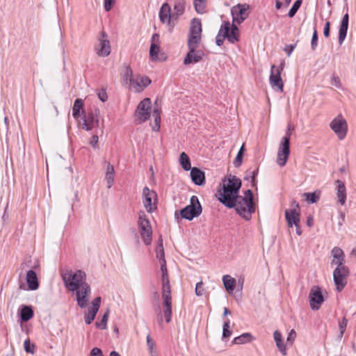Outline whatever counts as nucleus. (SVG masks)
<instances>
[{
    "instance_id": "6e6d98bb",
    "label": "nucleus",
    "mask_w": 356,
    "mask_h": 356,
    "mask_svg": "<svg viewBox=\"0 0 356 356\" xmlns=\"http://www.w3.org/2000/svg\"><path fill=\"white\" fill-rule=\"evenodd\" d=\"M331 84L337 87V88H341V81L339 76L333 75L331 79Z\"/></svg>"
},
{
    "instance_id": "c756f323",
    "label": "nucleus",
    "mask_w": 356,
    "mask_h": 356,
    "mask_svg": "<svg viewBox=\"0 0 356 356\" xmlns=\"http://www.w3.org/2000/svg\"><path fill=\"white\" fill-rule=\"evenodd\" d=\"M273 338L278 350L283 355H286V348L284 341H282V333L279 330H275L273 333Z\"/></svg>"
},
{
    "instance_id": "680f3d73",
    "label": "nucleus",
    "mask_w": 356,
    "mask_h": 356,
    "mask_svg": "<svg viewBox=\"0 0 356 356\" xmlns=\"http://www.w3.org/2000/svg\"><path fill=\"white\" fill-rule=\"evenodd\" d=\"M97 95L99 99L103 102H106L108 99V96L105 90H101Z\"/></svg>"
},
{
    "instance_id": "1a4fd4ad",
    "label": "nucleus",
    "mask_w": 356,
    "mask_h": 356,
    "mask_svg": "<svg viewBox=\"0 0 356 356\" xmlns=\"http://www.w3.org/2000/svg\"><path fill=\"white\" fill-rule=\"evenodd\" d=\"M350 271L346 266L336 267L333 271V280L338 292L341 291L347 284V278Z\"/></svg>"
},
{
    "instance_id": "0e129e2a",
    "label": "nucleus",
    "mask_w": 356,
    "mask_h": 356,
    "mask_svg": "<svg viewBox=\"0 0 356 356\" xmlns=\"http://www.w3.org/2000/svg\"><path fill=\"white\" fill-rule=\"evenodd\" d=\"M330 22L329 21H327V22H326L324 29H323V35L325 38H327L330 35Z\"/></svg>"
},
{
    "instance_id": "9d476101",
    "label": "nucleus",
    "mask_w": 356,
    "mask_h": 356,
    "mask_svg": "<svg viewBox=\"0 0 356 356\" xmlns=\"http://www.w3.org/2000/svg\"><path fill=\"white\" fill-rule=\"evenodd\" d=\"M221 33H223V37H226L232 44H234L239 40V30L235 23L232 22L231 25L229 22H223L220 26Z\"/></svg>"
},
{
    "instance_id": "603ef678",
    "label": "nucleus",
    "mask_w": 356,
    "mask_h": 356,
    "mask_svg": "<svg viewBox=\"0 0 356 356\" xmlns=\"http://www.w3.org/2000/svg\"><path fill=\"white\" fill-rule=\"evenodd\" d=\"M318 46V32L316 28L314 29L312 38L311 40V48L313 51L316 50Z\"/></svg>"
},
{
    "instance_id": "72a5a7b5",
    "label": "nucleus",
    "mask_w": 356,
    "mask_h": 356,
    "mask_svg": "<svg viewBox=\"0 0 356 356\" xmlns=\"http://www.w3.org/2000/svg\"><path fill=\"white\" fill-rule=\"evenodd\" d=\"M222 282L225 288L229 292H232L236 284V280L229 275H225L222 277Z\"/></svg>"
},
{
    "instance_id": "ddd939ff",
    "label": "nucleus",
    "mask_w": 356,
    "mask_h": 356,
    "mask_svg": "<svg viewBox=\"0 0 356 356\" xmlns=\"http://www.w3.org/2000/svg\"><path fill=\"white\" fill-rule=\"evenodd\" d=\"M143 204L149 213H152L157 208V195L156 193L145 186L143 189Z\"/></svg>"
},
{
    "instance_id": "473e14b6",
    "label": "nucleus",
    "mask_w": 356,
    "mask_h": 356,
    "mask_svg": "<svg viewBox=\"0 0 356 356\" xmlns=\"http://www.w3.org/2000/svg\"><path fill=\"white\" fill-rule=\"evenodd\" d=\"M115 177V170L113 166L108 163L105 175V179L107 184V188H110L113 184Z\"/></svg>"
},
{
    "instance_id": "4c0bfd02",
    "label": "nucleus",
    "mask_w": 356,
    "mask_h": 356,
    "mask_svg": "<svg viewBox=\"0 0 356 356\" xmlns=\"http://www.w3.org/2000/svg\"><path fill=\"white\" fill-rule=\"evenodd\" d=\"M252 340V336L250 333H243L240 336L235 337L232 343L234 344H243Z\"/></svg>"
},
{
    "instance_id": "774afa93",
    "label": "nucleus",
    "mask_w": 356,
    "mask_h": 356,
    "mask_svg": "<svg viewBox=\"0 0 356 356\" xmlns=\"http://www.w3.org/2000/svg\"><path fill=\"white\" fill-rule=\"evenodd\" d=\"M341 220L339 221L338 225L339 227H341L345 221V213L343 212L340 213Z\"/></svg>"
},
{
    "instance_id": "bf43d9fd",
    "label": "nucleus",
    "mask_w": 356,
    "mask_h": 356,
    "mask_svg": "<svg viewBox=\"0 0 356 356\" xmlns=\"http://www.w3.org/2000/svg\"><path fill=\"white\" fill-rule=\"evenodd\" d=\"M226 37H223V33L220 34V29L218 31V33L216 38V43L218 46H221L223 44L225 39Z\"/></svg>"
},
{
    "instance_id": "de8ad7c7",
    "label": "nucleus",
    "mask_w": 356,
    "mask_h": 356,
    "mask_svg": "<svg viewBox=\"0 0 356 356\" xmlns=\"http://www.w3.org/2000/svg\"><path fill=\"white\" fill-rule=\"evenodd\" d=\"M243 151H244V145H243L241 146V147L240 148V149L234 161V165L236 168L239 167L242 163V157H243Z\"/></svg>"
},
{
    "instance_id": "9b49d317",
    "label": "nucleus",
    "mask_w": 356,
    "mask_h": 356,
    "mask_svg": "<svg viewBox=\"0 0 356 356\" xmlns=\"http://www.w3.org/2000/svg\"><path fill=\"white\" fill-rule=\"evenodd\" d=\"M250 7L247 3H238L231 9L232 16V22L241 24L249 16V10Z\"/></svg>"
},
{
    "instance_id": "2f4dec72",
    "label": "nucleus",
    "mask_w": 356,
    "mask_h": 356,
    "mask_svg": "<svg viewBox=\"0 0 356 356\" xmlns=\"http://www.w3.org/2000/svg\"><path fill=\"white\" fill-rule=\"evenodd\" d=\"M83 112V102L81 99H76L72 107V116L77 119L81 117Z\"/></svg>"
},
{
    "instance_id": "c9c22d12",
    "label": "nucleus",
    "mask_w": 356,
    "mask_h": 356,
    "mask_svg": "<svg viewBox=\"0 0 356 356\" xmlns=\"http://www.w3.org/2000/svg\"><path fill=\"white\" fill-rule=\"evenodd\" d=\"M201 42V35L189 34L187 45L188 49H197Z\"/></svg>"
},
{
    "instance_id": "37998d69",
    "label": "nucleus",
    "mask_w": 356,
    "mask_h": 356,
    "mask_svg": "<svg viewBox=\"0 0 356 356\" xmlns=\"http://www.w3.org/2000/svg\"><path fill=\"white\" fill-rule=\"evenodd\" d=\"M108 313L109 312L107 311L102 316V320L100 321H97L95 323V325L97 328L101 330H104L106 328L107 321L108 318Z\"/></svg>"
},
{
    "instance_id": "49530a36",
    "label": "nucleus",
    "mask_w": 356,
    "mask_h": 356,
    "mask_svg": "<svg viewBox=\"0 0 356 356\" xmlns=\"http://www.w3.org/2000/svg\"><path fill=\"white\" fill-rule=\"evenodd\" d=\"M229 324L230 321L229 319H227L223 324V328H222V339L228 338L231 336L232 332L229 330Z\"/></svg>"
},
{
    "instance_id": "052dcab7",
    "label": "nucleus",
    "mask_w": 356,
    "mask_h": 356,
    "mask_svg": "<svg viewBox=\"0 0 356 356\" xmlns=\"http://www.w3.org/2000/svg\"><path fill=\"white\" fill-rule=\"evenodd\" d=\"M90 356H104L102 351L97 347L93 348L90 353Z\"/></svg>"
},
{
    "instance_id": "8fccbe9b",
    "label": "nucleus",
    "mask_w": 356,
    "mask_h": 356,
    "mask_svg": "<svg viewBox=\"0 0 356 356\" xmlns=\"http://www.w3.org/2000/svg\"><path fill=\"white\" fill-rule=\"evenodd\" d=\"M123 79L125 81H129V83H131V79H134L132 70L130 67H126L124 72Z\"/></svg>"
},
{
    "instance_id": "20e7f679",
    "label": "nucleus",
    "mask_w": 356,
    "mask_h": 356,
    "mask_svg": "<svg viewBox=\"0 0 356 356\" xmlns=\"http://www.w3.org/2000/svg\"><path fill=\"white\" fill-rule=\"evenodd\" d=\"M222 185V192L220 193L219 201L225 206H233L232 198L238 195L241 181L236 176L229 175Z\"/></svg>"
},
{
    "instance_id": "e2e57ef3",
    "label": "nucleus",
    "mask_w": 356,
    "mask_h": 356,
    "mask_svg": "<svg viewBox=\"0 0 356 356\" xmlns=\"http://www.w3.org/2000/svg\"><path fill=\"white\" fill-rule=\"evenodd\" d=\"M98 141H99V138L97 135H94L92 138H91V140L90 141V145L94 148V149H96L97 148V144H98Z\"/></svg>"
},
{
    "instance_id": "c85d7f7f",
    "label": "nucleus",
    "mask_w": 356,
    "mask_h": 356,
    "mask_svg": "<svg viewBox=\"0 0 356 356\" xmlns=\"http://www.w3.org/2000/svg\"><path fill=\"white\" fill-rule=\"evenodd\" d=\"M159 35L156 33H154L152 36V43L150 45V49H149V56H150L151 60H154V61L159 60L158 55L160 51V47L159 45H157L154 42L156 39H157V40L159 39Z\"/></svg>"
},
{
    "instance_id": "5fc2aeb1",
    "label": "nucleus",
    "mask_w": 356,
    "mask_h": 356,
    "mask_svg": "<svg viewBox=\"0 0 356 356\" xmlns=\"http://www.w3.org/2000/svg\"><path fill=\"white\" fill-rule=\"evenodd\" d=\"M195 294L197 296H202L204 294L203 282H200L196 284L195 286Z\"/></svg>"
},
{
    "instance_id": "7c9ffc66",
    "label": "nucleus",
    "mask_w": 356,
    "mask_h": 356,
    "mask_svg": "<svg viewBox=\"0 0 356 356\" xmlns=\"http://www.w3.org/2000/svg\"><path fill=\"white\" fill-rule=\"evenodd\" d=\"M33 310L31 306H22L20 312H19V316L23 322H26L29 321L31 318L33 316Z\"/></svg>"
},
{
    "instance_id": "4be33fe9",
    "label": "nucleus",
    "mask_w": 356,
    "mask_h": 356,
    "mask_svg": "<svg viewBox=\"0 0 356 356\" xmlns=\"http://www.w3.org/2000/svg\"><path fill=\"white\" fill-rule=\"evenodd\" d=\"M331 255L333 257L331 262L332 265H335L337 267L346 266L345 254L343 251L339 247H334L331 251Z\"/></svg>"
},
{
    "instance_id": "f257e3e1",
    "label": "nucleus",
    "mask_w": 356,
    "mask_h": 356,
    "mask_svg": "<svg viewBox=\"0 0 356 356\" xmlns=\"http://www.w3.org/2000/svg\"><path fill=\"white\" fill-rule=\"evenodd\" d=\"M62 279L67 289L76 295L77 305L81 308H85L89 301L91 289L86 282V275L81 270L75 272L67 270L63 273Z\"/></svg>"
},
{
    "instance_id": "aec40b11",
    "label": "nucleus",
    "mask_w": 356,
    "mask_h": 356,
    "mask_svg": "<svg viewBox=\"0 0 356 356\" xmlns=\"http://www.w3.org/2000/svg\"><path fill=\"white\" fill-rule=\"evenodd\" d=\"M101 304V297L95 298L92 302L91 307L88 309V312L85 314L84 320L87 325H90L95 318Z\"/></svg>"
},
{
    "instance_id": "39448f33",
    "label": "nucleus",
    "mask_w": 356,
    "mask_h": 356,
    "mask_svg": "<svg viewBox=\"0 0 356 356\" xmlns=\"http://www.w3.org/2000/svg\"><path fill=\"white\" fill-rule=\"evenodd\" d=\"M138 226L144 243L146 245H151L152 241V229L149 220L144 211L139 213Z\"/></svg>"
},
{
    "instance_id": "ea45409f",
    "label": "nucleus",
    "mask_w": 356,
    "mask_h": 356,
    "mask_svg": "<svg viewBox=\"0 0 356 356\" xmlns=\"http://www.w3.org/2000/svg\"><path fill=\"white\" fill-rule=\"evenodd\" d=\"M147 346L150 356H158L156 349L155 343L152 340V339L151 338V336L149 334H148L147 336Z\"/></svg>"
},
{
    "instance_id": "f03ea898",
    "label": "nucleus",
    "mask_w": 356,
    "mask_h": 356,
    "mask_svg": "<svg viewBox=\"0 0 356 356\" xmlns=\"http://www.w3.org/2000/svg\"><path fill=\"white\" fill-rule=\"evenodd\" d=\"M161 285H162V298H163V313L161 310V307L158 305L155 310L157 316V321L161 326L163 325V317L165 318V322L169 323L172 319V296H171V289L170 284L169 275L168 273V268L166 262H163L161 265Z\"/></svg>"
},
{
    "instance_id": "412c9836",
    "label": "nucleus",
    "mask_w": 356,
    "mask_h": 356,
    "mask_svg": "<svg viewBox=\"0 0 356 356\" xmlns=\"http://www.w3.org/2000/svg\"><path fill=\"white\" fill-rule=\"evenodd\" d=\"M188 49L189 51L184 59V64L185 65L197 63L202 59L204 56L202 51L197 50V49L193 48Z\"/></svg>"
},
{
    "instance_id": "4468645a",
    "label": "nucleus",
    "mask_w": 356,
    "mask_h": 356,
    "mask_svg": "<svg viewBox=\"0 0 356 356\" xmlns=\"http://www.w3.org/2000/svg\"><path fill=\"white\" fill-rule=\"evenodd\" d=\"M159 17L163 24H166L168 31L172 32L175 26V19L172 17L171 8L168 3H163L159 10Z\"/></svg>"
},
{
    "instance_id": "69168bd1",
    "label": "nucleus",
    "mask_w": 356,
    "mask_h": 356,
    "mask_svg": "<svg viewBox=\"0 0 356 356\" xmlns=\"http://www.w3.org/2000/svg\"><path fill=\"white\" fill-rule=\"evenodd\" d=\"M296 46V44H288L285 47L284 51L286 53L288 56H289L291 54Z\"/></svg>"
},
{
    "instance_id": "7ed1b4c3",
    "label": "nucleus",
    "mask_w": 356,
    "mask_h": 356,
    "mask_svg": "<svg viewBox=\"0 0 356 356\" xmlns=\"http://www.w3.org/2000/svg\"><path fill=\"white\" fill-rule=\"evenodd\" d=\"M233 206H226L227 208H234L236 213L244 220L249 221L255 212V205L253 202V195L251 190H247L244 196L237 195L232 198Z\"/></svg>"
},
{
    "instance_id": "0eeeda50",
    "label": "nucleus",
    "mask_w": 356,
    "mask_h": 356,
    "mask_svg": "<svg viewBox=\"0 0 356 356\" xmlns=\"http://www.w3.org/2000/svg\"><path fill=\"white\" fill-rule=\"evenodd\" d=\"M330 127L339 140H343L348 133V123L341 114H339L330 123Z\"/></svg>"
},
{
    "instance_id": "b1692460",
    "label": "nucleus",
    "mask_w": 356,
    "mask_h": 356,
    "mask_svg": "<svg viewBox=\"0 0 356 356\" xmlns=\"http://www.w3.org/2000/svg\"><path fill=\"white\" fill-rule=\"evenodd\" d=\"M191 178L192 181L197 186H203L205 184L204 172L196 167L191 168Z\"/></svg>"
},
{
    "instance_id": "6e6552de",
    "label": "nucleus",
    "mask_w": 356,
    "mask_h": 356,
    "mask_svg": "<svg viewBox=\"0 0 356 356\" xmlns=\"http://www.w3.org/2000/svg\"><path fill=\"white\" fill-rule=\"evenodd\" d=\"M284 70V66L282 64L280 66L273 65L270 69V74L269 76V83L271 88L277 92H283L284 83L281 78V73Z\"/></svg>"
},
{
    "instance_id": "5701e85b",
    "label": "nucleus",
    "mask_w": 356,
    "mask_h": 356,
    "mask_svg": "<svg viewBox=\"0 0 356 356\" xmlns=\"http://www.w3.org/2000/svg\"><path fill=\"white\" fill-rule=\"evenodd\" d=\"M336 189H337V197L338 202L343 206L346 204L347 194L346 188L343 181L337 179L335 181Z\"/></svg>"
},
{
    "instance_id": "58836bf2",
    "label": "nucleus",
    "mask_w": 356,
    "mask_h": 356,
    "mask_svg": "<svg viewBox=\"0 0 356 356\" xmlns=\"http://www.w3.org/2000/svg\"><path fill=\"white\" fill-rule=\"evenodd\" d=\"M259 172V168H256L254 170L248 169L245 172L244 179L247 181H250L253 186L255 185V177Z\"/></svg>"
},
{
    "instance_id": "79ce46f5",
    "label": "nucleus",
    "mask_w": 356,
    "mask_h": 356,
    "mask_svg": "<svg viewBox=\"0 0 356 356\" xmlns=\"http://www.w3.org/2000/svg\"><path fill=\"white\" fill-rule=\"evenodd\" d=\"M193 6L195 11L199 14H202L205 11L204 0H193Z\"/></svg>"
},
{
    "instance_id": "cd10ccee",
    "label": "nucleus",
    "mask_w": 356,
    "mask_h": 356,
    "mask_svg": "<svg viewBox=\"0 0 356 356\" xmlns=\"http://www.w3.org/2000/svg\"><path fill=\"white\" fill-rule=\"evenodd\" d=\"M26 280L28 287L31 291L37 290L39 287V282L35 272L29 270L26 273Z\"/></svg>"
},
{
    "instance_id": "2eb2a0df",
    "label": "nucleus",
    "mask_w": 356,
    "mask_h": 356,
    "mask_svg": "<svg viewBox=\"0 0 356 356\" xmlns=\"http://www.w3.org/2000/svg\"><path fill=\"white\" fill-rule=\"evenodd\" d=\"M290 154V142L288 137H283L280 144L277 156V163L283 167L286 165Z\"/></svg>"
},
{
    "instance_id": "3c124183",
    "label": "nucleus",
    "mask_w": 356,
    "mask_h": 356,
    "mask_svg": "<svg viewBox=\"0 0 356 356\" xmlns=\"http://www.w3.org/2000/svg\"><path fill=\"white\" fill-rule=\"evenodd\" d=\"M306 197V200L312 203L316 202L319 198V195H316V193H306L304 194Z\"/></svg>"
},
{
    "instance_id": "f3484780",
    "label": "nucleus",
    "mask_w": 356,
    "mask_h": 356,
    "mask_svg": "<svg viewBox=\"0 0 356 356\" xmlns=\"http://www.w3.org/2000/svg\"><path fill=\"white\" fill-rule=\"evenodd\" d=\"M152 83L151 79L144 75H136L131 79L129 89L135 92H140L145 90Z\"/></svg>"
},
{
    "instance_id": "f704fd0d",
    "label": "nucleus",
    "mask_w": 356,
    "mask_h": 356,
    "mask_svg": "<svg viewBox=\"0 0 356 356\" xmlns=\"http://www.w3.org/2000/svg\"><path fill=\"white\" fill-rule=\"evenodd\" d=\"M202 24L199 19L194 18L191 23L189 34L201 35Z\"/></svg>"
},
{
    "instance_id": "a19ab883",
    "label": "nucleus",
    "mask_w": 356,
    "mask_h": 356,
    "mask_svg": "<svg viewBox=\"0 0 356 356\" xmlns=\"http://www.w3.org/2000/svg\"><path fill=\"white\" fill-rule=\"evenodd\" d=\"M152 116L154 120L155 125L152 127V129L154 131H158L160 129V123H161V115L159 109H154L152 113Z\"/></svg>"
},
{
    "instance_id": "c03bdc74",
    "label": "nucleus",
    "mask_w": 356,
    "mask_h": 356,
    "mask_svg": "<svg viewBox=\"0 0 356 356\" xmlns=\"http://www.w3.org/2000/svg\"><path fill=\"white\" fill-rule=\"evenodd\" d=\"M302 2V0H296L293 3L292 7L291 8V9L289 10V13H288V16L289 17H293L296 15V13H297V11L298 10V9L300 7Z\"/></svg>"
},
{
    "instance_id": "13d9d810",
    "label": "nucleus",
    "mask_w": 356,
    "mask_h": 356,
    "mask_svg": "<svg viewBox=\"0 0 356 356\" xmlns=\"http://www.w3.org/2000/svg\"><path fill=\"white\" fill-rule=\"evenodd\" d=\"M296 337V332L294 330H291L289 333L288 334V337L286 339V341L288 343L292 344L293 341H295Z\"/></svg>"
},
{
    "instance_id": "a878e982",
    "label": "nucleus",
    "mask_w": 356,
    "mask_h": 356,
    "mask_svg": "<svg viewBox=\"0 0 356 356\" xmlns=\"http://www.w3.org/2000/svg\"><path fill=\"white\" fill-rule=\"evenodd\" d=\"M349 15L346 13L341 19L339 29V44L341 45L346 39L348 28Z\"/></svg>"
},
{
    "instance_id": "bb28decb",
    "label": "nucleus",
    "mask_w": 356,
    "mask_h": 356,
    "mask_svg": "<svg viewBox=\"0 0 356 356\" xmlns=\"http://www.w3.org/2000/svg\"><path fill=\"white\" fill-rule=\"evenodd\" d=\"M186 8L185 0H177L173 5V11L172 13L175 22L177 21L180 16L184 15Z\"/></svg>"
},
{
    "instance_id": "f8f14e48",
    "label": "nucleus",
    "mask_w": 356,
    "mask_h": 356,
    "mask_svg": "<svg viewBox=\"0 0 356 356\" xmlns=\"http://www.w3.org/2000/svg\"><path fill=\"white\" fill-rule=\"evenodd\" d=\"M151 100L149 98L143 99L138 105L135 112L136 121L138 123H143L150 117Z\"/></svg>"
},
{
    "instance_id": "864d4df0",
    "label": "nucleus",
    "mask_w": 356,
    "mask_h": 356,
    "mask_svg": "<svg viewBox=\"0 0 356 356\" xmlns=\"http://www.w3.org/2000/svg\"><path fill=\"white\" fill-rule=\"evenodd\" d=\"M347 323H348V321L346 318H343L341 319V321H339V329H340V333H339V337L340 339L343 337V335L346 331Z\"/></svg>"
},
{
    "instance_id": "6ab92c4d",
    "label": "nucleus",
    "mask_w": 356,
    "mask_h": 356,
    "mask_svg": "<svg viewBox=\"0 0 356 356\" xmlns=\"http://www.w3.org/2000/svg\"><path fill=\"white\" fill-rule=\"evenodd\" d=\"M99 110L95 109L94 111H90L84 115L82 118V129L86 131H90L94 127H97L99 124Z\"/></svg>"
},
{
    "instance_id": "4d7b16f0",
    "label": "nucleus",
    "mask_w": 356,
    "mask_h": 356,
    "mask_svg": "<svg viewBox=\"0 0 356 356\" xmlns=\"http://www.w3.org/2000/svg\"><path fill=\"white\" fill-rule=\"evenodd\" d=\"M115 3V0H104V9L106 12H108L111 10L112 7Z\"/></svg>"
},
{
    "instance_id": "a18cd8bd",
    "label": "nucleus",
    "mask_w": 356,
    "mask_h": 356,
    "mask_svg": "<svg viewBox=\"0 0 356 356\" xmlns=\"http://www.w3.org/2000/svg\"><path fill=\"white\" fill-rule=\"evenodd\" d=\"M156 256L157 259H159L160 265H162L163 262H166L165 259V253L163 247H156Z\"/></svg>"
},
{
    "instance_id": "393cba45",
    "label": "nucleus",
    "mask_w": 356,
    "mask_h": 356,
    "mask_svg": "<svg viewBox=\"0 0 356 356\" xmlns=\"http://www.w3.org/2000/svg\"><path fill=\"white\" fill-rule=\"evenodd\" d=\"M285 218L290 227L297 225L300 222V213L295 209H286L285 211Z\"/></svg>"
},
{
    "instance_id": "338daca9",
    "label": "nucleus",
    "mask_w": 356,
    "mask_h": 356,
    "mask_svg": "<svg viewBox=\"0 0 356 356\" xmlns=\"http://www.w3.org/2000/svg\"><path fill=\"white\" fill-rule=\"evenodd\" d=\"M243 282H244V279L243 278H240L238 280V282H236V286H237V288L239 291H242L243 289Z\"/></svg>"
},
{
    "instance_id": "e433bc0d",
    "label": "nucleus",
    "mask_w": 356,
    "mask_h": 356,
    "mask_svg": "<svg viewBox=\"0 0 356 356\" xmlns=\"http://www.w3.org/2000/svg\"><path fill=\"white\" fill-rule=\"evenodd\" d=\"M179 163L184 170L188 171L191 170V160L185 152H182L180 154Z\"/></svg>"
},
{
    "instance_id": "a211bd4d",
    "label": "nucleus",
    "mask_w": 356,
    "mask_h": 356,
    "mask_svg": "<svg viewBox=\"0 0 356 356\" xmlns=\"http://www.w3.org/2000/svg\"><path fill=\"white\" fill-rule=\"evenodd\" d=\"M309 305L313 310H318L324 302L321 289L318 286H313L309 292Z\"/></svg>"
},
{
    "instance_id": "dca6fc26",
    "label": "nucleus",
    "mask_w": 356,
    "mask_h": 356,
    "mask_svg": "<svg viewBox=\"0 0 356 356\" xmlns=\"http://www.w3.org/2000/svg\"><path fill=\"white\" fill-rule=\"evenodd\" d=\"M100 36L101 38L98 40L99 43L95 47V50L99 56L106 57L111 53L110 41L105 31H102L100 33Z\"/></svg>"
},
{
    "instance_id": "423d86ee",
    "label": "nucleus",
    "mask_w": 356,
    "mask_h": 356,
    "mask_svg": "<svg viewBox=\"0 0 356 356\" xmlns=\"http://www.w3.org/2000/svg\"><path fill=\"white\" fill-rule=\"evenodd\" d=\"M202 211L201 204L196 195L190 199V204L180 211L181 216L186 220H191L200 216Z\"/></svg>"
},
{
    "instance_id": "09e8293b",
    "label": "nucleus",
    "mask_w": 356,
    "mask_h": 356,
    "mask_svg": "<svg viewBox=\"0 0 356 356\" xmlns=\"http://www.w3.org/2000/svg\"><path fill=\"white\" fill-rule=\"evenodd\" d=\"M24 350L26 353L33 354L35 353V345L31 342L29 339L24 341Z\"/></svg>"
}]
</instances>
